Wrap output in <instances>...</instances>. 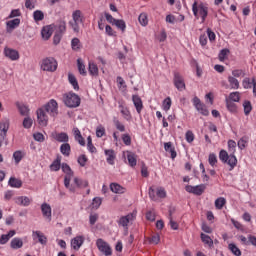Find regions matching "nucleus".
Here are the masks:
<instances>
[{"label": "nucleus", "instance_id": "nucleus-35", "mask_svg": "<svg viewBox=\"0 0 256 256\" xmlns=\"http://www.w3.org/2000/svg\"><path fill=\"white\" fill-rule=\"evenodd\" d=\"M88 70L90 75H93L94 77H97V75H99V68L93 62H89Z\"/></svg>", "mask_w": 256, "mask_h": 256}, {"label": "nucleus", "instance_id": "nucleus-3", "mask_svg": "<svg viewBox=\"0 0 256 256\" xmlns=\"http://www.w3.org/2000/svg\"><path fill=\"white\" fill-rule=\"evenodd\" d=\"M61 167H62L63 173L66 174L64 177V185L66 189H69V191H71L72 193H75V187L71 185V179H73V175H75L73 170H71V167L68 166L67 163H63Z\"/></svg>", "mask_w": 256, "mask_h": 256}, {"label": "nucleus", "instance_id": "nucleus-26", "mask_svg": "<svg viewBox=\"0 0 256 256\" xmlns=\"http://www.w3.org/2000/svg\"><path fill=\"white\" fill-rule=\"evenodd\" d=\"M226 100L231 101L233 103H239L241 101V93L231 92L229 96L226 98Z\"/></svg>", "mask_w": 256, "mask_h": 256}, {"label": "nucleus", "instance_id": "nucleus-27", "mask_svg": "<svg viewBox=\"0 0 256 256\" xmlns=\"http://www.w3.org/2000/svg\"><path fill=\"white\" fill-rule=\"evenodd\" d=\"M105 155L107 157V163H109V165H114L115 163V151L110 149V150H105Z\"/></svg>", "mask_w": 256, "mask_h": 256}, {"label": "nucleus", "instance_id": "nucleus-4", "mask_svg": "<svg viewBox=\"0 0 256 256\" xmlns=\"http://www.w3.org/2000/svg\"><path fill=\"white\" fill-rule=\"evenodd\" d=\"M219 159L222 163H227L231 167L230 171L232 169H235V167L237 166V157H235V154L230 153L229 155V153H227V151L225 150L220 151Z\"/></svg>", "mask_w": 256, "mask_h": 256}, {"label": "nucleus", "instance_id": "nucleus-2", "mask_svg": "<svg viewBox=\"0 0 256 256\" xmlns=\"http://www.w3.org/2000/svg\"><path fill=\"white\" fill-rule=\"evenodd\" d=\"M63 102L66 107H69L70 109H75V107H79V105H81V98L79 97V95L73 92H69L63 95Z\"/></svg>", "mask_w": 256, "mask_h": 256}, {"label": "nucleus", "instance_id": "nucleus-6", "mask_svg": "<svg viewBox=\"0 0 256 256\" xmlns=\"http://www.w3.org/2000/svg\"><path fill=\"white\" fill-rule=\"evenodd\" d=\"M73 20L69 22V25L72 27L74 33H79L80 25H83V18H81V10H76L72 14Z\"/></svg>", "mask_w": 256, "mask_h": 256}, {"label": "nucleus", "instance_id": "nucleus-23", "mask_svg": "<svg viewBox=\"0 0 256 256\" xmlns=\"http://www.w3.org/2000/svg\"><path fill=\"white\" fill-rule=\"evenodd\" d=\"M127 160L130 167H135L137 165V155L131 151H127Z\"/></svg>", "mask_w": 256, "mask_h": 256}, {"label": "nucleus", "instance_id": "nucleus-52", "mask_svg": "<svg viewBox=\"0 0 256 256\" xmlns=\"http://www.w3.org/2000/svg\"><path fill=\"white\" fill-rule=\"evenodd\" d=\"M148 241L153 245H159V242L161 241V236H159V234H155L152 237L148 238Z\"/></svg>", "mask_w": 256, "mask_h": 256}, {"label": "nucleus", "instance_id": "nucleus-8", "mask_svg": "<svg viewBox=\"0 0 256 256\" xmlns=\"http://www.w3.org/2000/svg\"><path fill=\"white\" fill-rule=\"evenodd\" d=\"M155 193L157 196L155 195ZM148 195L152 201H157V197H159L160 199H165V197H167V192L163 187L156 188V191L153 189V187H150Z\"/></svg>", "mask_w": 256, "mask_h": 256}, {"label": "nucleus", "instance_id": "nucleus-60", "mask_svg": "<svg viewBox=\"0 0 256 256\" xmlns=\"http://www.w3.org/2000/svg\"><path fill=\"white\" fill-rule=\"evenodd\" d=\"M103 202V200H101V198L96 197L93 199L92 201V206L94 209H99V207H101V203Z\"/></svg>", "mask_w": 256, "mask_h": 256}, {"label": "nucleus", "instance_id": "nucleus-51", "mask_svg": "<svg viewBox=\"0 0 256 256\" xmlns=\"http://www.w3.org/2000/svg\"><path fill=\"white\" fill-rule=\"evenodd\" d=\"M235 147H237V143L234 140H229L228 151L231 155H235Z\"/></svg>", "mask_w": 256, "mask_h": 256}, {"label": "nucleus", "instance_id": "nucleus-37", "mask_svg": "<svg viewBox=\"0 0 256 256\" xmlns=\"http://www.w3.org/2000/svg\"><path fill=\"white\" fill-rule=\"evenodd\" d=\"M113 25H115L117 29H120L122 33H125V29H127V25L125 24V20L123 19H120V20L116 19Z\"/></svg>", "mask_w": 256, "mask_h": 256}, {"label": "nucleus", "instance_id": "nucleus-24", "mask_svg": "<svg viewBox=\"0 0 256 256\" xmlns=\"http://www.w3.org/2000/svg\"><path fill=\"white\" fill-rule=\"evenodd\" d=\"M75 140L78 141L79 145L85 146V138L81 135V131H79V128L73 129Z\"/></svg>", "mask_w": 256, "mask_h": 256}, {"label": "nucleus", "instance_id": "nucleus-49", "mask_svg": "<svg viewBox=\"0 0 256 256\" xmlns=\"http://www.w3.org/2000/svg\"><path fill=\"white\" fill-rule=\"evenodd\" d=\"M78 70L80 75H87V70L85 69V64L81 61V59L77 60Z\"/></svg>", "mask_w": 256, "mask_h": 256}, {"label": "nucleus", "instance_id": "nucleus-50", "mask_svg": "<svg viewBox=\"0 0 256 256\" xmlns=\"http://www.w3.org/2000/svg\"><path fill=\"white\" fill-rule=\"evenodd\" d=\"M87 147H88V150L90 151V153L97 152V148H95V146L93 145V140L91 139V136H88V138H87Z\"/></svg>", "mask_w": 256, "mask_h": 256}, {"label": "nucleus", "instance_id": "nucleus-17", "mask_svg": "<svg viewBox=\"0 0 256 256\" xmlns=\"http://www.w3.org/2000/svg\"><path fill=\"white\" fill-rule=\"evenodd\" d=\"M132 101L134 103V107H136L137 113H141L143 110V101L141 100V97H139V95H133Z\"/></svg>", "mask_w": 256, "mask_h": 256}, {"label": "nucleus", "instance_id": "nucleus-41", "mask_svg": "<svg viewBox=\"0 0 256 256\" xmlns=\"http://www.w3.org/2000/svg\"><path fill=\"white\" fill-rule=\"evenodd\" d=\"M226 101V107L230 113H236L237 112V104L235 102H231L230 100H225Z\"/></svg>", "mask_w": 256, "mask_h": 256}, {"label": "nucleus", "instance_id": "nucleus-58", "mask_svg": "<svg viewBox=\"0 0 256 256\" xmlns=\"http://www.w3.org/2000/svg\"><path fill=\"white\" fill-rule=\"evenodd\" d=\"M247 139V136H244L238 141L239 149H245V147H247Z\"/></svg>", "mask_w": 256, "mask_h": 256}, {"label": "nucleus", "instance_id": "nucleus-29", "mask_svg": "<svg viewBox=\"0 0 256 256\" xmlns=\"http://www.w3.org/2000/svg\"><path fill=\"white\" fill-rule=\"evenodd\" d=\"M110 189H111L112 193H119V194L125 193V188H123V186H121L117 183H111Z\"/></svg>", "mask_w": 256, "mask_h": 256}, {"label": "nucleus", "instance_id": "nucleus-45", "mask_svg": "<svg viewBox=\"0 0 256 256\" xmlns=\"http://www.w3.org/2000/svg\"><path fill=\"white\" fill-rule=\"evenodd\" d=\"M225 203H227V200L223 197L216 199L215 200L216 209H223V207H225Z\"/></svg>", "mask_w": 256, "mask_h": 256}, {"label": "nucleus", "instance_id": "nucleus-14", "mask_svg": "<svg viewBox=\"0 0 256 256\" xmlns=\"http://www.w3.org/2000/svg\"><path fill=\"white\" fill-rule=\"evenodd\" d=\"M52 137L55 139V141H58V143H69V135L65 132L52 133Z\"/></svg>", "mask_w": 256, "mask_h": 256}, {"label": "nucleus", "instance_id": "nucleus-21", "mask_svg": "<svg viewBox=\"0 0 256 256\" xmlns=\"http://www.w3.org/2000/svg\"><path fill=\"white\" fill-rule=\"evenodd\" d=\"M16 107L19 110L20 115H22L23 117H29V107L19 102H16Z\"/></svg>", "mask_w": 256, "mask_h": 256}, {"label": "nucleus", "instance_id": "nucleus-44", "mask_svg": "<svg viewBox=\"0 0 256 256\" xmlns=\"http://www.w3.org/2000/svg\"><path fill=\"white\" fill-rule=\"evenodd\" d=\"M206 186L205 184H201V185H197L194 186V195H203V193L205 192Z\"/></svg>", "mask_w": 256, "mask_h": 256}, {"label": "nucleus", "instance_id": "nucleus-40", "mask_svg": "<svg viewBox=\"0 0 256 256\" xmlns=\"http://www.w3.org/2000/svg\"><path fill=\"white\" fill-rule=\"evenodd\" d=\"M243 108H244V114L249 115V113L253 111V106L251 105V101L245 100L243 103Z\"/></svg>", "mask_w": 256, "mask_h": 256}, {"label": "nucleus", "instance_id": "nucleus-47", "mask_svg": "<svg viewBox=\"0 0 256 256\" xmlns=\"http://www.w3.org/2000/svg\"><path fill=\"white\" fill-rule=\"evenodd\" d=\"M35 235L38 238L39 243H41V245H47V237H45V235H43V233L36 231L34 232Z\"/></svg>", "mask_w": 256, "mask_h": 256}, {"label": "nucleus", "instance_id": "nucleus-39", "mask_svg": "<svg viewBox=\"0 0 256 256\" xmlns=\"http://www.w3.org/2000/svg\"><path fill=\"white\" fill-rule=\"evenodd\" d=\"M228 249L231 251V253H233V255L241 256V249H239V247H237V245L230 243L228 245Z\"/></svg>", "mask_w": 256, "mask_h": 256}, {"label": "nucleus", "instance_id": "nucleus-12", "mask_svg": "<svg viewBox=\"0 0 256 256\" xmlns=\"http://www.w3.org/2000/svg\"><path fill=\"white\" fill-rule=\"evenodd\" d=\"M174 85L178 91H185V81L179 72L174 73Z\"/></svg>", "mask_w": 256, "mask_h": 256}, {"label": "nucleus", "instance_id": "nucleus-55", "mask_svg": "<svg viewBox=\"0 0 256 256\" xmlns=\"http://www.w3.org/2000/svg\"><path fill=\"white\" fill-rule=\"evenodd\" d=\"M163 109L164 111H169L171 109V98L167 97L163 101Z\"/></svg>", "mask_w": 256, "mask_h": 256}, {"label": "nucleus", "instance_id": "nucleus-42", "mask_svg": "<svg viewBox=\"0 0 256 256\" xmlns=\"http://www.w3.org/2000/svg\"><path fill=\"white\" fill-rule=\"evenodd\" d=\"M71 47L73 51H79V49H81V40H79V38H73L71 41Z\"/></svg>", "mask_w": 256, "mask_h": 256}, {"label": "nucleus", "instance_id": "nucleus-18", "mask_svg": "<svg viewBox=\"0 0 256 256\" xmlns=\"http://www.w3.org/2000/svg\"><path fill=\"white\" fill-rule=\"evenodd\" d=\"M41 211H42L43 217H46L48 221H51V206L47 203H43L41 205Z\"/></svg>", "mask_w": 256, "mask_h": 256}, {"label": "nucleus", "instance_id": "nucleus-32", "mask_svg": "<svg viewBox=\"0 0 256 256\" xmlns=\"http://www.w3.org/2000/svg\"><path fill=\"white\" fill-rule=\"evenodd\" d=\"M138 21L142 27H147L149 24V18L147 17V13L143 12L139 15Z\"/></svg>", "mask_w": 256, "mask_h": 256}, {"label": "nucleus", "instance_id": "nucleus-1", "mask_svg": "<svg viewBox=\"0 0 256 256\" xmlns=\"http://www.w3.org/2000/svg\"><path fill=\"white\" fill-rule=\"evenodd\" d=\"M192 11L194 17H196L197 19L201 17V23H203L209 15V8L203 2L198 3L197 1H195L192 5Z\"/></svg>", "mask_w": 256, "mask_h": 256}, {"label": "nucleus", "instance_id": "nucleus-20", "mask_svg": "<svg viewBox=\"0 0 256 256\" xmlns=\"http://www.w3.org/2000/svg\"><path fill=\"white\" fill-rule=\"evenodd\" d=\"M21 25V19L15 18L13 20H10L6 23L7 30L13 31V29H16V27H19Z\"/></svg>", "mask_w": 256, "mask_h": 256}, {"label": "nucleus", "instance_id": "nucleus-57", "mask_svg": "<svg viewBox=\"0 0 256 256\" xmlns=\"http://www.w3.org/2000/svg\"><path fill=\"white\" fill-rule=\"evenodd\" d=\"M186 141L187 143H193L195 141V134L191 130L186 132Z\"/></svg>", "mask_w": 256, "mask_h": 256}, {"label": "nucleus", "instance_id": "nucleus-9", "mask_svg": "<svg viewBox=\"0 0 256 256\" xmlns=\"http://www.w3.org/2000/svg\"><path fill=\"white\" fill-rule=\"evenodd\" d=\"M36 115L38 125H40V127H47V124L49 123V117L47 116L45 108H39L36 112Z\"/></svg>", "mask_w": 256, "mask_h": 256}, {"label": "nucleus", "instance_id": "nucleus-30", "mask_svg": "<svg viewBox=\"0 0 256 256\" xmlns=\"http://www.w3.org/2000/svg\"><path fill=\"white\" fill-rule=\"evenodd\" d=\"M68 81L75 89V91H79V83L77 82V78L72 73L68 74Z\"/></svg>", "mask_w": 256, "mask_h": 256}, {"label": "nucleus", "instance_id": "nucleus-53", "mask_svg": "<svg viewBox=\"0 0 256 256\" xmlns=\"http://www.w3.org/2000/svg\"><path fill=\"white\" fill-rule=\"evenodd\" d=\"M229 49H222L219 53V61H225L227 59V55H229Z\"/></svg>", "mask_w": 256, "mask_h": 256}, {"label": "nucleus", "instance_id": "nucleus-64", "mask_svg": "<svg viewBox=\"0 0 256 256\" xmlns=\"http://www.w3.org/2000/svg\"><path fill=\"white\" fill-rule=\"evenodd\" d=\"M103 135H105V127L103 126H99L97 129H96V136L101 138L103 137Z\"/></svg>", "mask_w": 256, "mask_h": 256}, {"label": "nucleus", "instance_id": "nucleus-61", "mask_svg": "<svg viewBox=\"0 0 256 256\" xmlns=\"http://www.w3.org/2000/svg\"><path fill=\"white\" fill-rule=\"evenodd\" d=\"M58 31L60 35H63L65 31H67V25L65 24V21H61L58 25Z\"/></svg>", "mask_w": 256, "mask_h": 256}, {"label": "nucleus", "instance_id": "nucleus-33", "mask_svg": "<svg viewBox=\"0 0 256 256\" xmlns=\"http://www.w3.org/2000/svg\"><path fill=\"white\" fill-rule=\"evenodd\" d=\"M25 157V153L21 150H17L13 153V159L15 160L16 164L21 163L22 159Z\"/></svg>", "mask_w": 256, "mask_h": 256}, {"label": "nucleus", "instance_id": "nucleus-10", "mask_svg": "<svg viewBox=\"0 0 256 256\" xmlns=\"http://www.w3.org/2000/svg\"><path fill=\"white\" fill-rule=\"evenodd\" d=\"M96 245L98 247V250L101 253H104V255L106 256H111L112 255V251H111V246H109V244H107V242H105L103 239H98L96 242Z\"/></svg>", "mask_w": 256, "mask_h": 256}, {"label": "nucleus", "instance_id": "nucleus-48", "mask_svg": "<svg viewBox=\"0 0 256 256\" xmlns=\"http://www.w3.org/2000/svg\"><path fill=\"white\" fill-rule=\"evenodd\" d=\"M32 126H33V119H31V117H29V116L24 118V120H23V128L24 129H31Z\"/></svg>", "mask_w": 256, "mask_h": 256}, {"label": "nucleus", "instance_id": "nucleus-56", "mask_svg": "<svg viewBox=\"0 0 256 256\" xmlns=\"http://www.w3.org/2000/svg\"><path fill=\"white\" fill-rule=\"evenodd\" d=\"M87 161H88V159L85 154H82L78 157V163H79L80 167H85Z\"/></svg>", "mask_w": 256, "mask_h": 256}, {"label": "nucleus", "instance_id": "nucleus-63", "mask_svg": "<svg viewBox=\"0 0 256 256\" xmlns=\"http://www.w3.org/2000/svg\"><path fill=\"white\" fill-rule=\"evenodd\" d=\"M232 77H245V71L241 70V69H237L232 71Z\"/></svg>", "mask_w": 256, "mask_h": 256}, {"label": "nucleus", "instance_id": "nucleus-13", "mask_svg": "<svg viewBox=\"0 0 256 256\" xmlns=\"http://www.w3.org/2000/svg\"><path fill=\"white\" fill-rule=\"evenodd\" d=\"M4 55L8 59H11V61H17L19 59V51L13 49V48H4Z\"/></svg>", "mask_w": 256, "mask_h": 256}, {"label": "nucleus", "instance_id": "nucleus-16", "mask_svg": "<svg viewBox=\"0 0 256 256\" xmlns=\"http://www.w3.org/2000/svg\"><path fill=\"white\" fill-rule=\"evenodd\" d=\"M31 198L27 196H19L15 199L17 205H22L23 207H29L31 205Z\"/></svg>", "mask_w": 256, "mask_h": 256}, {"label": "nucleus", "instance_id": "nucleus-43", "mask_svg": "<svg viewBox=\"0 0 256 256\" xmlns=\"http://www.w3.org/2000/svg\"><path fill=\"white\" fill-rule=\"evenodd\" d=\"M34 21H43L45 19V14L41 10H36L33 13Z\"/></svg>", "mask_w": 256, "mask_h": 256}, {"label": "nucleus", "instance_id": "nucleus-5", "mask_svg": "<svg viewBox=\"0 0 256 256\" xmlns=\"http://www.w3.org/2000/svg\"><path fill=\"white\" fill-rule=\"evenodd\" d=\"M41 69L42 71H48L50 73L57 71V60H55L53 57L43 59Z\"/></svg>", "mask_w": 256, "mask_h": 256}, {"label": "nucleus", "instance_id": "nucleus-54", "mask_svg": "<svg viewBox=\"0 0 256 256\" xmlns=\"http://www.w3.org/2000/svg\"><path fill=\"white\" fill-rule=\"evenodd\" d=\"M201 115H204V117H207L209 115V110H207V107L204 106V104H201L199 107L196 108Z\"/></svg>", "mask_w": 256, "mask_h": 256}, {"label": "nucleus", "instance_id": "nucleus-38", "mask_svg": "<svg viewBox=\"0 0 256 256\" xmlns=\"http://www.w3.org/2000/svg\"><path fill=\"white\" fill-rule=\"evenodd\" d=\"M52 171H59L61 169V156H58L56 160L50 165Z\"/></svg>", "mask_w": 256, "mask_h": 256}, {"label": "nucleus", "instance_id": "nucleus-28", "mask_svg": "<svg viewBox=\"0 0 256 256\" xmlns=\"http://www.w3.org/2000/svg\"><path fill=\"white\" fill-rule=\"evenodd\" d=\"M74 184L78 189H85V187H89V182L87 180L79 179L77 177L74 178Z\"/></svg>", "mask_w": 256, "mask_h": 256}, {"label": "nucleus", "instance_id": "nucleus-59", "mask_svg": "<svg viewBox=\"0 0 256 256\" xmlns=\"http://www.w3.org/2000/svg\"><path fill=\"white\" fill-rule=\"evenodd\" d=\"M141 175L142 177H149V171L145 162H142L141 164Z\"/></svg>", "mask_w": 256, "mask_h": 256}, {"label": "nucleus", "instance_id": "nucleus-11", "mask_svg": "<svg viewBox=\"0 0 256 256\" xmlns=\"http://www.w3.org/2000/svg\"><path fill=\"white\" fill-rule=\"evenodd\" d=\"M135 217H137V213L133 212L130 213L126 216H122L119 220H118V225H120L121 227H124L125 229H127L129 222L133 221L135 219Z\"/></svg>", "mask_w": 256, "mask_h": 256}, {"label": "nucleus", "instance_id": "nucleus-46", "mask_svg": "<svg viewBox=\"0 0 256 256\" xmlns=\"http://www.w3.org/2000/svg\"><path fill=\"white\" fill-rule=\"evenodd\" d=\"M201 240L205 243V245H209V247H213V239H211L209 235L201 233Z\"/></svg>", "mask_w": 256, "mask_h": 256}, {"label": "nucleus", "instance_id": "nucleus-25", "mask_svg": "<svg viewBox=\"0 0 256 256\" xmlns=\"http://www.w3.org/2000/svg\"><path fill=\"white\" fill-rule=\"evenodd\" d=\"M60 153L65 157H69L71 155V145L69 143H64L60 146Z\"/></svg>", "mask_w": 256, "mask_h": 256}, {"label": "nucleus", "instance_id": "nucleus-22", "mask_svg": "<svg viewBox=\"0 0 256 256\" xmlns=\"http://www.w3.org/2000/svg\"><path fill=\"white\" fill-rule=\"evenodd\" d=\"M15 233V230H10L8 234H2L0 237V245H5L6 243H8L9 239L11 237H14Z\"/></svg>", "mask_w": 256, "mask_h": 256}, {"label": "nucleus", "instance_id": "nucleus-34", "mask_svg": "<svg viewBox=\"0 0 256 256\" xmlns=\"http://www.w3.org/2000/svg\"><path fill=\"white\" fill-rule=\"evenodd\" d=\"M8 184L10 185V187H15V188L19 189V187H21L23 185V182L15 177H11L9 179Z\"/></svg>", "mask_w": 256, "mask_h": 256}, {"label": "nucleus", "instance_id": "nucleus-7", "mask_svg": "<svg viewBox=\"0 0 256 256\" xmlns=\"http://www.w3.org/2000/svg\"><path fill=\"white\" fill-rule=\"evenodd\" d=\"M41 108L44 109L46 113H49L51 117H57L59 113L57 101H55L54 99L50 100L46 105Z\"/></svg>", "mask_w": 256, "mask_h": 256}, {"label": "nucleus", "instance_id": "nucleus-62", "mask_svg": "<svg viewBox=\"0 0 256 256\" xmlns=\"http://www.w3.org/2000/svg\"><path fill=\"white\" fill-rule=\"evenodd\" d=\"M121 113H122L124 119H126V121H131V112H129V110L127 108H123L121 110Z\"/></svg>", "mask_w": 256, "mask_h": 256}, {"label": "nucleus", "instance_id": "nucleus-31", "mask_svg": "<svg viewBox=\"0 0 256 256\" xmlns=\"http://www.w3.org/2000/svg\"><path fill=\"white\" fill-rule=\"evenodd\" d=\"M10 247L11 249H21V247H23V240H21L20 238L12 239Z\"/></svg>", "mask_w": 256, "mask_h": 256}, {"label": "nucleus", "instance_id": "nucleus-19", "mask_svg": "<svg viewBox=\"0 0 256 256\" xmlns=\"http://www.w3.org/2000/svg\"><path fill=\"white\" fill-rule=\"evenodd\" d=\"M41 35L42 39H45V41L49 40L51 38V35H53V28H51V26L43 27Z\"/></svg>", "mask_w": 256, "mask_h": 256}, {"label": "nucleus", "instance_id": "nucleus-36", "mask_svg": "<svg viewBox=\"0 0 256 256\" xmlns=\"http://www.w3.org/2000/svg\"><path fill=\"white\" fill-rule=\"evenodd\" d=\"M228 83L230 85V89H239V80H237V78L229 76Z\"/></svg>", "mask_w": 256, "mask_h": 256}, {"label": "nucleus", "instance_id": "nucleus-15", "mask_svg": "<svg viewBox=\"0 0 256 256\" xmlns=\"http://www.w3.org/2000/svg\"><path fill=\"white\" fill-rule=\"evenodd\" d=\"M85 242V238L83 236H76L71 240V246L75 251H79L81 249V245Z\"/></svg>", "mask_w": 256, "mask_h": 256}]
</instances>
